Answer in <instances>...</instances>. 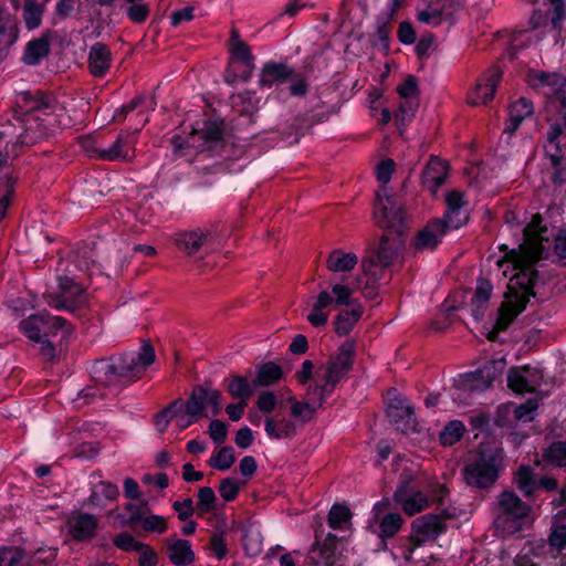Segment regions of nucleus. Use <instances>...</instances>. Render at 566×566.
Listing matches in <instances>:
<instances>
[{"label": "nucleus", "mask_w": 566, "mask_h": 566, "mask_svg": "<svg viewBox=\"0 0 566 566\" xmlns=\"http://www.w3.org/2000/svg\"><path fill=\"white\" fill-rule=\"evenodd\" d=\"M554 239L555 253L566 258V231L555 234L554 229L542 226V217L534 214L524 229L523 242L518 249H512L496 261L509 277L505 300L499 310L495 323L497 329H505L511 322L525 308L532 295L535 280V263L546 256Z\"/></svg>", "instance_id": "nucleus-1"}, {"label": "nucleus", "mask_w": 566, "mask_h": 566, "mask_svg": "<svg viewBox=\"0 0 566 566\" xmlns=\"http://www.w3.org/2000/svg\"><path fill=\"white\" fill-rule=\"evenodd\" d=\"M72 123L64 105L55 98L19 93L12 118L0 123V167L17 155L20 146L34 144Z\"/></svg>", "instance_id": "nucleus-2"}, {"label": "nucleus", "mask_w": 566, "mask_h": 566, "mask_svg": "<svg viewBox=\"0 0 566 566\" xmlns=\"http://www.w3.org/2000/svg\"><path fill=\"white\" fill-rule=\"evenodd\" d=\"M374 216L385 233L375 256L363 262V276L358 281V284H363L366 279L361 293L369 300L377 296L376 283L382 277L384 270L394 264L403 248L406 229L401 206L387 195L386 189L377 196Z\"/></svg>", "instance_id": "nucleus-3"}, {"label": "nucleus", "mask_w": 566, "mask_h": 566, "mask_svg": "<svg viewBox=\"0 0 566 566\" xmlns=\"http://www.w3.org/2000/svg\"><path fill=\"white\" fill-rule=\"evenodd\" d=\"M354 353V343L347 340L339 346L334 357L317 367L314 385L307 390V402L294 401L291 406V413L294 417L311 419L313 411L329 397L338 381L352 368Z\"/></svg>", "instance_id": "nucleus-4"}, {"label": "nucleus", "mask_w": 566, "mask_h": 566, "mask_svg": "<svg viewBox=\"0 0 566 566\" xmlns=\"http://www.w3.org/2000/svg\"><path fill=\"white\" fill-rule=\"evenodd\" d=\"M57 287L59 294L46 295V303L56 310L73 311L78 305L85 302V293L82 284L77 281L74 272L88 271L90 274L98 272L93 261L88 262L86 259L75 261H62L59 264Z\"/></svg>", "instance_id": "nucleus-5"}, {"label": "nucleus", "mask_w": 566, "mask_h": 566, "mask_svg": "<svg viewBox=\"0 0 566 566\" xmlns=\"http://www.w3.org/2000/svg\"><path fill=\"white\" fill-rule=\"evenodd\" d=\"M22 333L39 346L41 355L51 359L55 355V349L49 337L61 336L65 338L71 334V327L61 316L50 314L31 315L20 323Z\"/></svg>", "instance_id": "nucleus-6"}, {"label": "nucleus", "mask_w": 566, "mask_h": 566, "mask_svg": "<svg viewBox=\"0 0 566 566\" xmlns=\"http://www.w3.org/2000/svg\"><path fill=\"white\" fill-rule=\"evenodd\" d=\"M356 285L348 280L335 282L331 289L322 290L312 298L307 322L314 327H322L328 323L331 307L352 305Z\"/></svg>", "instance_id": "nucleus-7"}, {"label": "nucleus", "mask_w": 566, "mask_h": 566, "mask_svg": "<svg viewBox=\"0 0 566 566\" xmlns=\"http://www.w3.org/2000/svg\"><path fill=\"white\" fill-rule=\"evenodd\" d=\"M502 468V450L488 448L469 455L463 474L469 485L486 488L496 481Z\"/></svg>", "instance_id": "nucleus-8"}, {"label": "nucleus", "mask_w": 566, "mask_h": 566, "mask_svg": "<svg viewBox=\"0 0 566 566\" xmlns=\"http://www.w3.org/2000/svg\"><path fill=\"white\" fill-rule=\"evenodd\" d=\"M505 366V359L497 358L476 371L459 375L453 381L452 399L459 403H464L472 392L484 390L499 378Z\"/></svg>", "instance_id": "nucleus-9"}, {"label": "nucleus", "mask_w": 566, "mask_h": 566, "mask_svg": "<svg viewBox=\"0 0 566 566\" xmlns=\"http://www.w3.org/2000/svg\"><path fill=\"white\" fill-rule=\"evenodd\" d=\"M499 506L494 525L503 534H514L533 523L530 506L512 492L505 491L500 495Z\"/></svg>", "instance_id": "nucleus-10"}, {"label": "nucleus", "mask_w": 566, "mask_h": 566, "mask_svg": "<svg viewBox=\"0 0 566 566\" xmlns=\"http://www.w3.org/2000/svg\"><path fill=\"white\" fill-rule=\"evenodd\" d=\"M155 360V353L150 345L145 344L138 353L126 354L118 364L102 363L101 371L118 374L120 376H135L144 371Z\"/></svg>", "instance_id": "nucleus-11"}, {"label": "nucleus", "mask_w": 566, "mask_h": 566, "mask_svg": "<svg viewBox=\"0 0 566 566\" xmlns=\"http://www.w3.org/2000/svg\"><path fill=\"white\" fill-rule=\"evenodd\" d=\"M462 7V0H422L417 18L421 23L437 27L442 21H453L455 11Z\"/></svg>", "instance_id": "nucleus-12"}, {"label": "nucleus", "mask_w": 566, "mask_h": 566, "mask_svg": "<svg viewBox=\"0 0 566 566\" xmlns=\"http://www.w3.org/2000/svg\"><path fill=\"white\" fill-rule=\"evenodd\" d=\"M444 531L442 520L437 515H423L416 518L412 523L411 541L413 547L409 549L406 558L415 559L418 548L427 543L434 541Z\"/></svg>", "instance_id": "nucleus-13"}, {"label": "nucleus", "mask_w": 566, "mask_h": 566, "mask_svg": "<svg viewBox=\"0 0 566 566\" xmlns=\"http://www.w3.org/2000/svg\"><path fill=\"white\" fill-rule=\"evenodd\" d=\"M530 82L549 98L560 101L566 127V77L556 73L532 72Z\"/></svg>", "instance_id": "nucleus-14"}, {"label": "nucleus", "mask_w": 566, "mask_h": 566, "mask_svg": "<svg viewBox=\"0 0 566 566\" xmlns=\"http://www.w3.org/2000/svg\"><path fill=\"white\" fill-rule=\"evenodd\" d=\"M502 78V71L497 66L489 69L468 93V102L478 106L486 104L495 94V90Z\"/></svg>", "instance_id": "nucleus-15"}, {"label": "nucleus", "mask_w": 566, "mask_h": 566, "mask_svg": "<svg viewBox=\"0 0 566 566\" xmlns=\"http://www.w3.org/2000/svg\"><path fill=\"white\" fill-rule=\"evenodd\" d=\"M543 371L537 367H515L507 375V386L516 394L532 392L543 381Z\"/></svg>", "instance_id": "nucleus-16"}, {"label": "nucleus", "mask_w": 566, "mask_h": 566, "mask_svg": "<svg viewBox=\"0 0 566 566\" xmlns=\"http://www.w3.org/2000/svg\"><path fill=\"white\" fill-rule=\"evenodd\" d=\"M447 211L442 222L444 230H457L469 220L468 202L463 193L457 190L450 191L446 198Z\"/></svg>", "instance_id": "nucleus-17"}, {"label": "nucleus", "mask_w": 566, "mask_h": 566, "mask_svg": "<svg viewBox=\"0 0 566 566\" xmlns=\"http://www.w3.org/2000/svg\"><path fill=\"white\" fill-rule=\"evenodd\" d=\"M390 420L402 432H409L416 429V419L413 408L405 399L395 397L390 399L386 408Z\"/></svg>", "instance_id": "nucleus-18"}, {"label": "nucleus", "mask_w": 566, "mask_h": 566, "mask_svg": "<svg viewBox=\"0 0 566 566\" xmlns=\"http://www.w3.org/2000/svg\"><path fill=\"white\" fill-rule=\"evenodd\" d=\"M134 133H122L117 139L108 147L99 148L98 158L105 160H130L134 156Z\"/></svg>", "instance_id": "nucleus-19"}, {"label": "nucleus", "mask_w": 566, "mask_h": 566, "mask_svg": "<svg viewBox=\"0 0 566 566\" xmlns=\"http://www.w3.org/2000/svg\"><path fill=\"white\" fill-rule=\"evenodd\" d=\"M394 497L396 502L401 505L403 512L408 515H413L421 512L429 504L428 497L420 491L411 490L407 481H402L400 483L395 492Z\"/></svg>", "instance_id": "nucleus-20"}, {"label": "nucleus", "mask_w": 566, "mask_h": 566, "mask_svg": "<svg viewBox=\"0 0 566 566\" xmlns=\"http://www.w3.org/2000/svg\"><path fill=\"white\" fill-rule=\"evenodd\" d=\"M18 38V21L9 12L0 10V60L8 54Z\"/></svg>", "instance_id": "nucleus-21"}, {"label": "nucleus", "mask_w": 566, "mask_h": 566, "mask_svg": "<svg viewBox=\"0 0 566 566\" xmlns=\"http://www.w3.org/2000/svg\"><path fill=\"white\" fill-rule=\"evenodd\" d=\"M97 527V520L88 513H77L70 516L67 531L75 539H86L93 536Z\"/></svg>", "instance_id": "nucleus-22"}, {"label": "nucleus", "mask_w": 566, "mask_h": 566, "mask_svg": "<svg viewBox=\"0 0 566 566\" xmlns=\"http://www.w3.org/2000/svg\"><path fill=\"white\" fill-rule=\"evenodd\" d=\"M532 103L522 97L514 102L509 108V118L505 123L504 135L510 138L520 127L521 123L533 114Z\"/></svg>", "instance_id": "nucleus-23"}, {"label": "nucleus", "mask_w": 566, "mask_h": 566, "mask_svg": "<svg viewBox=\"0 0 566 566\" xmlns=\"http://www.w3.org/2000/svg\"><path fill=\"white\" fill-rule=\"evenodd\" d=\"M222 135V126L218 122H206L202 127L193 128V134L187 144L192 147L205 148L219 140Z\"/></svg>", "instance_id": "nucleus-24"}, {"label": "nucleus", "mask_w": 566, "mask_h": 566, "mask_svg": "<svg viewBox=\"0 0 566 566\" xmlns=\"http://www.w3.org/2000/svg\"><path fill=\"white\" fill-rule=\"evenodd\" d=\"M169 560L176 566H187L195 562L196 555L187 539H169L167 544Z\"/></svg>", "instance_id": "nucleus-25"}, {"label": "nucleus", "mask_w": 566, "mask_h": 566, "mask_svg": "<svg viewBox=\"0 0 566 566\" xmlns=\"http://www.w3.org/2000/svg\"><path fill=\"white\" fill-rule=\"evenodd\" d=\"M446 230L442 221L434 220L428 223L416 238V247L421 250H432L441 241Z\"/></svg>", "instance_id": "nucleus-26"}, {"label": "nucleus", "mask_w": 566, "mask_h": 566, "mask_svg": "<svg viewBox=\"0 0 566 566\" xmlns=\"http://www.w3.org/2000/svg\"><path fill=\"white\" fill-rule=\"evenodd\" d=\"M348 306L350 308L340 311L334 321L335 332L340 336L349 334L363 316V308L358 303L352 300V305Z\"/></svg>", "instance_id": "nucleus-27"}, {"label": "nucleus", "mask_w": 566, "mask_h": 566, "mask_svg": "<svg viewBox=\"0 0 566 566\" xmlns=\"http://www.w3.org/2000/svg\"><path fill=\"white\" fill-rule=\"evenodd\" d=\"M111 52L102 44H94L88 53V67L94 76H103L111 66Z\"/></svg>", "instance_id": "nucleus-28"}, {"label": "nucleus", "mask_w": 566, "mask_h": 566, "mask_svg": "<svg viewBox=\"0 0 566 566\" xmlns=\"http://www.w3.org/2000/svg\"><path fill=\"white\" fill-rule=\"evenodd\" d=\"M207 239V232L201 229H196L178 233L175 242L181 251L191 255L200 250Z\"/></svg>", "instance_id": "nucleus-29"}, {"label": "nucleus", "mask_w": 566, "mask_h": 566, "mask_svg": "<svg viewBox=\"0 0 566 566\" xmlns=\"http://www.w3.org/2000/svg\"><path fill=\"white\" fill-rule=\"evenodd\" d=\"M447 177V164L440 159L432 158L424 171H423V184L431 192L436 190L444 182Z\"/></svg>", "instance_id": "nucleus-30"}, {"label": "nucleus", "mask_w": 566, "mask_h": 566, "mask_svg": "<svg viewBox=\"0 0 566 566\" xmlns=\"http://www.w3.org/2000/svg\"><path fill=\"white\" fill-rule=\"evenodd\" d=\"M358 263V258L353 252L343 250H333L326 261V266L331 272L345 273L352 271Z\"/></svg>", "instance_id": "nucleus-31"}, {"label": "nucleus", "mask_w": 566, "mask_h": 566, "mask_svg": "<svg viewBox=\"0 0 566 566\" xmlns=\"http://www.w3.org/2000/svg\"><path fill=\"white\" fill-rule=\"evenodd\" d=\"M493 291V285L490 281L481 279L476 283L475 293L471 300V313L475 319H481L486 304L489 303Z\"/></svg>", "instance_id": "nucleus-32"}, {"label": "nucleus", "mask_w": 566, "mask_h": 566, "mask_svg": "<svg viewBox=\"0 0 566 566\" xmlns=\"http://www.w3.org/2000/svg\"><path fill=\"white\" fill-rule=\"evenodd\" d=\"M50 52V42L46 36H41L28 42L22 61L27 65H38Z\"/></svg>", "instance_id": "nucleus-33"}, {"label": "nucleus", "mask_w": 566, "mask_h": 566, "mask_svg": "<svg viewBox=\"0 0 566 566\" xmlns=\"http://www.w3.org/2000/svg\"><path fill=\"white\" fill-rule=\"evenodd\" d=\"M119 496V490L116 484L101 481L92 490L90 504L96 507H103L107 502L115 501Z\"/></svg>", "instance_id": "nucleus-34"}, {"label": "nucleus", "mask_w": 566, "mask_h": 566, "mask_svg": "<svg viewBox=\"0 0 566 566\" xmlns=\"http://www.w3.org/2000/svg\"><path fill=\"white\" fill-rule=\"evenodd\" d=\"M264 430L270 439H283L294 434V422L286 418H268L264 423Z\"/></svg>", "instance_id": "nucleus-35"}, {"label": "nucleus", "mask_w": 566, "mask_h": 566, "mask_svg": "<svg viewBox=\"0 0 566 566\" xmlns=\"http://www.w3.org/2000/svg\"><path fill=\"white\" fill-rule=\"evenodd\" d=\"M291 75V70L284 64L269 63L262 70L260 84L271 87L274 84L286 81Z\"/></svg>", "instance_id": "nucleus-36"}, {"label": "nucleus", "mask_w": 566, "mask_h": 566, "mask_svg": "<svg viewBox=\"0 0 566 566\" xmlns=\"http://www.w3.org/2000/svg\"><path fill=\"white\" fill-rule=\"evenodd\" d=\"M255 387L254 381L251 382L245 377L235 375L230 378L227 390L232 398L248 401Z\"/></svg>", "instance_id": "nucleus-37"}, {"label": "nucleus", "mask_w": 566, "mask_h": 566, "mask_svg": "<svg viewBox=\"0 0 566 566\" xmlns=\"http://www.w3.org/2000/svg\"><path fill=\"white\" fill-rule=\"evenodd\" d=\"M282 378V369L274 363H266L260 366L254 379L255 386H270Z\"/></svg>", "instance_id": "nucleus-38"}, {"label": "nucleus", "mask_w": 566, "mask_h": 566, "mask_svg": "<svg viewBox=\"0 0 566 566\" xmlns=\"http://www.w3.org/2000/svg\"><path fill=\"white\" fill-rule=\"evenodd\" d=\"M328 524L334 530H346L350 524V511L347 506L334 504L328 513Z\"/></svg>", "instance_id": "nucleus-39"}, {"label": "nucleus", "mask_w": 566, "mask_h": 566, "mask_svg": "<svg viewBox=\"0 0 566 566\" xmlns=\"http://www.w3.org/2000/svg\"><path fill=\"white\" fill-rule=\"evenodd\" d=\"M563 128L559 124H553L547 133V144L545 146L546 154L549 156L552 165L557 166L560 161V151L557 139L560 136Z\"/></svg>", "instance_id": "nucleus-40"}, {"label": "nucleus", "mask_w": 566, "mask_h": 566, "mask_svg": "<svg viewBox=\"0 0 566 566\" xmlns=\"http://www.w3.org/2000/svg\"><path fill=\"white\" fill-rule=\"evenodd\" d=\"M43 8L32 0H27L23 8V20L29 30H34L41 25Z\"/></svg>", "instance_id": "nucleus-41"}, {"label": "nucleus", "mask_w": 566, "mask_h": 566, "mask_svg": "<svg viewBox=\"0 0 566 566\" xmlns=\"http://www.w3.org/2000/svg\"><path fill=\"white\" fill-rule=\"evenodd\" d=\"M334 554V546L332 543L324 542L321 544L316 541L315 545L310 552L311 563L314 565H329Z\"/></svg>", "instance_id": "nucleus-42"}, {"label": "nucleus", "mask_w": 566, "mask_h": 566, "mask_svg": "<svg viewBox=\"0 0 566 566\" xmlns=\"http://www.w3.org/2000/svg\"><path fill=\"white\" fill-rule=\"evenodd\" d=\"M171 408L174 409V421L176 422V426L178 427L179 431L185 430L186 428L190 427L191 424L196 423L199 420L191 413H188V409L185 408L184 402L181 400H175L174 402H171Z\"/></svg>", "instance_id": "nucleus-43"}, {"label": "nucleus", "mask_w": 566, "mask_h": 566, "mask_svg": "<svg viewBox=\"0 0 566 566\" xmlns=\"http://www.w3.org/2000/svg\"><path fill=\"white\" fill-rule=\"evenodd\" d=\"M465 428L459 420L450 421L440 433V441L443 446H452L463 436Z\"/></svg>", "instance_id": "nucleus-44"}, {"label": "nucleus", "mask_w": 566, "mask_h": 566, "mask_svg": "<svg viewBox=\"0 0 566 566\" xmlns=\"http://www.w3.org/2000/svg\"><path fill=\"white\" fill-rule=\"evenodd\" d=\"M234 463V452L230 447L218 450L209 460V464L217 470L226 471Z\"/></svg>", "instance_id": "nucleus-45"}, {"label": "nucleus", "mask_w": 566, "mask_h": 566, "mask_svg": "<svg viewBox=\"0 0 566 566\" xmlns=\"http://www.w3.org/2000/svg\"><path fill=\"white\" fill-rule=\"evenodd\" d=\"M140 526L145 532L150 533H165L168 528L167 521L164 516L158 514H153L150 512H145L142 521L139 522Z\"/></svg>", "instance_id": "nucleus-46"}, {"label": "nucleus", "mask_w": 566, "mask_h": 566, "mask_svg": "<svg viewBox=\"0 0 566 566\" xmlns=\"http://www.w3.org/2000/svg\"><path fill=\"white\" fill-rule=\"evenodd\" d=\"M546 463L556 467H566V442H555L544 453Z\"/></svg>", "instance_id": "nucleus-47"}, {"label": "nucleus", "mask_w": 566, "mask_h": 566, "mask_svg": "<svg viewBox=\"0 0 566 566\" xmlns=\"http://www.w3.org/2000/svg\"><path fill=\"white\" fill-rule=\"evenodd\" d=\"M56 551L52 547H41L28 560L23 559V566H49L55 558Z\"/></svg>", "instance_id": "nucleus-48"}, {"label": "nucleus", "mask_w": 566, "mask_h": 566, "mask_svg": "<svg viewBox=\"0 0 566 566\" xmlns=\"http://www.w3.org/2000/svg\"><path fill=\"white\" fill-rule=\"evenodd\" d=\"M515 482L518 486V489L525 494L530 495L533 493L535 489V481L533 479V472L531 468L522 465L516 475H515Z\"/></svg>", "instance_id": "nucleus-49"}, {"label": "nucleus", "mask_w": 566, "mask_h": 566, "mask_svg": "<svg viewBox=\"0 0 566 566\" xmlns=\"http://www.w3.org/2000/svg\"><path fill=\"white\" fill-rule=\"evenodd\" d=\"M419 107V98H400L399 109L396 114L397 120L401 124L409 122Z\"/></svg>", "instance_id": "nucleus-50"}, {"label": "nucleus", "mask_w": 566, "mask_h": 566, "mask_svg": "<svg viewBox=\"0 0 566 566\" xmlns=\"http://www.w3.org/2000/svg\"><path fill=\"white\" fill-rule=\"evenodd\" d=\"M230 48L235 59L248 65L250 64L252 56L250 54L249 48L240 40L238 32L234 30L231 33Z\"/></svg>", "instance_id": "nucleus-51"}, {"label": "nucleus", "mask_w": 566, "mask_h": 566, "mask_svg": "<svg viewBox=\"0 0 566 566\" xmlns=\"http://www.w3.org/2000/svg\"><path fill=\"white\" fill-rule=\"evenodd\" d=\"M201 392L202 386L193 388L190 398L187 400V402H184L185 408L188 409V413H191L198 419L202 416V412L206 408Z\"/></svg>", "instance_id": "nucleus-52"}, {"label": "nucleus", "mask_w": 566, "mask_h": 566, "mask_svg": "<svg viewBox=\"0 0 566 566\" xmlns=\"http://www.w3.org/2000/svg\"><path fill=\"white\" fill-rule=\"evenodd\" d=\"M507 409H513L515 418L520 421H532L535 417L537 402L535 400H527L525 403L514 406L510 403L506 406Z\"/></svg>", "instance_id": "nucleus-53"}, {"label": "nucleus", "mask_w": 566, "mask_h": 566, "mask_svg": "<svg viewBox=\"0 0 566 566\" xmlns=\"http://www.w3.org/2000/svg\"><path fill=\"white\" fill-rule=\"evenodd\" d=\"M114 545L125 552H138L145 543L137 541L132 534L123 532L115 536Z\"/></svg>", "instance_id": "nucleus-54"}, {"label": "nucleus", "mask_w": 566, "mask_h": 566, "mask_svg": "<svg viewBox=\"0 0 566 566\" xmlns=\"http://www.w3.org/2000/svg\"><path fill=\"white\" fill-rule=\"evenodd\" d=\"M402 518L397 513H390L384 516L380 522V532L382 536L390 537L401 527Z\"/></svg>", "instance_id": "nucleus-55"}, {"label": "nucleus", "mask_w": 566, "mask_h": 566, "mask_svg": "<svg viewBox=\"0 0 566 566\" xmlns=\"http://www.w3.org/2000/svg\"><path fill=\"white\" fill-rule=\"evenodd\" d=\"M216 503V494L214 491L209 488L205 486L201 488L198 492V502H197V509L201 513H208L212 511Z\"/></svg>", "instance_id": "nucleus-56"}, {"label": "nucleus", "mask_w": 566, "mask_h": 566, "mask_svg": "<svg viewBox=\"0 0 566 566\" xmlns=\"http://www.w3.org/2000/svg\"><path fill=\"white\" fill-rule=\"evenodd\" d=\"M201 394L206 408H211L212 415L219 413L222 403L221 392L217 389H208L202 387Z\"/></svg>", "instance_id": "nucleus-57"}, {"label": "nucleus", "mask_w": 566, "mask_h": 566, "mask_svg": "<svg viewBox=\"0 0 566 566\" xmlns=\"http://www.w3.org/2000/svg\"><path fill=\"white\" fill-rule=\"evenodd\" d=\"M24 556L18 548H0V566H20L23 565Z\"/></svg>", "instance_id": "nucleus-58"}, {"label": "nucleus", "mask_w": 566, "mask_h": 566, "mask_svg": "<svg viewBox=\"0 0 566 566\" xmlns=\"http://www.w3.org/2000/svg\"><path fill=\"white\" fill-rule=\"evenodd\" d=\"M241 485L242 484L234 479H223L219 486L220 496L227 502L234 500L240 491Z\"/></svg>", "instance_id": "nucleus-59"}, {"label": "nucleus", "mask_w": 566, "mask_h": 566, "mask_svg": "<svg viewBox=\"0 0 566 566\" xmlns=\"http://www.w3.org/2000/svg\"><path fill=\"white\" fill-rule=\"evenodd\" d=\"M243 545L247 554L258 555L262 551V539L259 532L247 531L243 537Z\"/></svg>", "instance_id": "nucleus-60"}, {"label": "nucleus", "mask_w": 566, "mask_h": 566, "mask_svg": "<svg viewBox=\"0 0 566 566\" xmlns=\"http://www.w3.org/2000/svg\"><path fill=\"white\" fill-rule=\"evenodd\" d=\"M144 105L145 109H153L155 106V102L153 97H136L133 98L127 105L123 106L120 111H117L114 115V118H120L123 114L132 112L134 109L139 108Z\"/></svg>", "instance_id": "nucleus-61"}, {"label": "nucleus", "mask_w": 566, "mask_h": 566, "mask_svg": "<svg viewBox=\"0 0 566 566\" xmlns=\"http://www.w3.org/2000/svg\"><path fill=\"white\" fill-rule=\"evenodd\" d=\"M399 98H419V90L416 77L408 76L397 87Z\"/></svg>", "instance_id": "nucleus-62"}, {"label": "nucleus", "mask_w": 566, "mask_h": 566, "mask_svg": "<svg viewBox=\"0 0 566 566\" xmlns=\"http://www.w3.org/2000/svg\"><path fill=\"white\" fill-rule=\"evenodd\" d=\"M227 426L223 421L214 419L209 424V436L218 444L222 443L227 438Z\"/></svg>", "instance_id": "nucleus-63"}, {"label": "nucleus", "mask_w": 566, "mask_h": 566, "mask_svg": "<svg viewBox=\"0 0 566 566\" xmlns=\"http://www.w3.org/2000/svg\"><path fill=\"white\" fill-rule=\"evenodd\" d=\"M549 543L553 547L558 549H562L566 546V525H554L549 536Z\"/></svg>", "instance_id": "nucleus-64"}]
</instances>
